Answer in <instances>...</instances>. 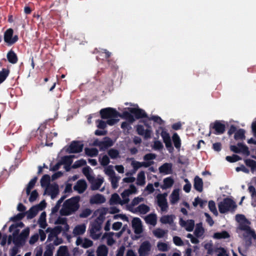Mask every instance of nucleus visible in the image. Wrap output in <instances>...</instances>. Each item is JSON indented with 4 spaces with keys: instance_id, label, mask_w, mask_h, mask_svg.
Here are the masks:
<instances>
[{
    "instance_id": "nucleus-1",
    "label": "nucleus",
    "mask_w": 256,
    "mask_h": 256,
    "mask_svg": "<svg viewBox=\"0 0 256 256\" xmlns=\"http://www.w3.org/2000/svg\"><path fill=\"white\" fill-rule=\"evenodd\" d=\"M80 196H76L66 200L60 210L62 216H68L76 212L80 208Z\"/></svg>"
},
{
    "instance_id": "nucleus-2",
    "label": "nucleus",
    "mask_w": 256,
    "mask_h": 256,
    "mask_svg": "<svg viewBox=\"0 0 256 256\" xmlns=\"http://www.w3.org/2000/svg\"><path fill=\"white\" fill-rule=\"evenodd\" d=\"M100 114L102 118L108 119L106 123L109 126H113L116 124L118 120L116 119L120 116V113L114 108H106L102 109Z\"/></svg>"
},
{
    "instance_id": "nucleus-3",
    "label": "nucleus",
    "mask_w": 256,
    "mask_h": 256,
    "mask_svg": "<svg viewBox=\"0 0 256 256\" xmlns=\"http://www.w3.org/2000/svg\"><path fill=\"white\" fill-rule=\"evenodd\" d=\"M102 223V218H100V216H98L90 224L89 229L90 236L92 239L98 240L100 238L101 234H96V232H99L101 230Z\"/></svg>"
},
{
    "instance_id": "nucleus-4",
    "label": "nucleus",
    "mask_w": 256,
    "mask_h": 256,
    "mask_svg": "<svg viewBox=\"0 0 256 256\" xmlns=\"http://www.w3.org/2000/svg\"><path fill=\"white\" fill-rule=\"evenodd\" d=\"M220 212L224 214L228 211L234 210L236 205V202L230 198H226L218 204Z\"/></svg>"
},
{
    "instance_id": "nucleus-5",
    "label": "nucleus",
    "mask_w": 256,
    "mask_h": 256,
    "mask_svg": "<svg viewBox=\"0 0 256 256\" xmlns=\"http://www.w3.org/2000/svg\"><path fill=\"white\" fill-rule=\"evenodd\" d=\"M210 133L212 132L216 135L223 134L226 131L225 122L216 120L210 124Z\"/></svg>"
},
{
    "instance_id": "nucleus-6",
    "label": "nucleus",
    "mask_w": 256,
    "mask_h": 256,
    "mask_svg": "<svg viewBox=\"0 0 256 256\" xmlns=\"http://www.w3.org/2000/svg\"><path fill=\"white\" fill-rule=\"evenodd\" d=\"M14 30L11 28H8L6 30L4 35V40L8 46H12L15 44L18 40V35L13 36Z\"/></svg>"
},
{
    "instance_id": "nucleus-7",
    "label": "nucleus",
    "mask_w": 256,
    "mask_h": 256,
    "mask_svg": "<svg viewBox=\"0 0 256 256\" xmlns=\"http://www.w3.org/2000/svg\"><path fill=\"white\" fill-rule=\"evenodd\" d=\"M160 129L162 130L160 135L163 139L164 142L165 144L166 147L168 148L169 152L173 151L174 148L172 146L171 138L170 134L162 127H160Z\"/></svg>"
},
{
    "instance_id": "nucleus-8",
    "label": "nucleus",
    "mask_w": 256,
    "mask_h": 256,
    "mask_svg": "<svg viewBox=\"0 0 256 256\" xmlns=\"http://www.w3.org/2000/svg\"><path fill=\"white\" fill-rule=\"evenodd\" d=\"M230 150L236 154L242 152L246 156H248L250 154L248 147L242 142L238 143L237 146L231 145L230 146Z\"/></svg>"
},
{
    "instance_id": "nucleus-9",
    "label": "nucleus",
    "mask_w": 256,
    "mask_h": 256,
    "mask_svg": "<svg viewBox=\"0 0 256 256\" xmlns=\"http://www.w3.org/2000/svg\"><path fill=\"white\" fill-rule=\"evenodd\" d=\"M93 145L99 146L100 150H104L112 146L113 142L110 138L106 137L104 141H100L98 139L95 140L93 142Z\"/></svg>"
},
{
    "instance_id": "nucleus-10",
    "label": "nucleus",
    "mask_w": 256,
    "mask_h": 256,
    "mask_svg": "<svg viewBox=\"0 0 256 256\" xmlns=\"http://www.w3.org/2000/svg\"><path fill=\"white\" fill-rule=\"evenodd\" d=\"M84 148V144L80 141H72L67 151L70 154L79 153L82 152Z\"/></svg>"
},
{
    "instance_id": "nucleus-11",
    "label": "nucleus",
    "mask_w": 256,
    "mask_h": 256,
    "mask_svg": "<svg viewBox=\"0 0 256 256\" xmlns=\"http://www.w3.org/2000/svg\"><path fill=\"white\" fill-rule=\"evenodd\" d=\"M166 196L167 194L166 193H164L162 194H158L156 196L158 204L161 210L163 212L166 211L168 208V204L166 198Z\"/></svg>"
},
{
    "instance_id": "nucleus-12",
    "label": "nucleus",
    "mask_w": 256,
    "mask_h": 256,
    "mask_svg": "<svg viewBox=\"0 0 256 256\" xmlns=\"http://www.w3.org/2000/svg\"><path fill=\"white\" fill-rule=\"evenodd\" d=\"M151 245L148 241H144L140 244L138 250L139 256H147L150 250Z\"/></svg>"
},
{
    "instance_id": "nucleus-13",
    "label": "nucleus",
    "mask_w": 256,
    "mask_h": 256,
    "mask_svg": "<svg viewBox=\"0 0 256 256\" xmlns=\"http://www.w3.org/2000/svg\"><path fill=\"white\" fill-rule=\"evenodd\" d=\"M128 111L133 115L136 119L141 118H148L147 114L145 111L140 108H128Z\"/></svg>"
},
{
    "instance_id": "nucleus-14",
    "label": "nucleus",
    "mask_w": 256,
    "mask_h": 256,
    "mask_svg": "<svg viewBox=\"0 0 256 256\" xmlns=\"http://www.w3.org/2000/svg\"><path fill=\"white\" fill-rule=\"evenodd\" d=\"M246 244L250 246L252 243V238H256V234L254 230H252L250 228L249 230H246L243 234Z\"/></svg>"
},
{
    "instance_id": "nucleus-15",
    "label": "nucleus",
    "mask_w": 256,
    "mask_h": 256,
    "mask_svg": "<svg viewBox=\"0 0 256 256\" xmlns=\"http://www.w3.org/2000/svg\"><path fill=\"white\" fill-rule=\"evenodd\" d=\"M132 225L136 234H140L142 232V223L140 218H134L132 220Z\"/></svg>"
},
{
    "instance_id": "nucleus-16",
    "label": "nucleus",
    "mask_w": 256,
    "mask_h": 256,
    "mask_svg": "<svg viewBox=\"0 0 256 256\" xmlns=\"http://www.w3.org/2000/svg\"><path fill=\"white\" fill-rule=\"evenodd\" d=\"M137 133L140 135L144 136L146 140L148 139L151 137L152 131L150 129L144 130V127L142 125H138L136 126Z\"/></svg>"
},
{
    "instance_id": "nucleus-17",
    "label": "nucleus",
    "mask_w": 256,
    "mask_h": 256,
    "mask_svg": "<svg viewBox=\"0 0 256 256\" xmlns=\"http://www.w3.org/2000/svg\"><path fill=\"white\" fill-rule=\"evenodd\" d=\"M158 170L160 173L164 174H172V163H164L159 167Z\"/></svg>"
},
{
    "instance_id": "nucleus-18",
    "label": "nucleus",
    "mask_w": 256,
    "mask_h": 256,
    "mask_svg": "<svg viewBox=\"0 0 256 256\" xmlns=\"http://www.w3.org/2000/svg\"><path fill=\"white\" fill-rule=\"evenodd\" d=\"M180 224L182 226L185 227L186 230L188 232L192 231L194 226V221L193 220H188L186 222L180 218Z\"/></svg>"
},
{
    "instance_id": "nucleus-19",
    "label": "nucleus",
    "mask_w": 256,
    "mask_h": 256,
    "mask_svg": "<svg viewBox=\"0 0 256 256\" xmlns=\"http://www.w3.org/2000/svg\"><path fill=\"white\" fill-rule=\"evenodd\" d=\"M87 188V184L85 180H78L74 186V189L77 190L79 194L83 193Z\"/></svg>"
},
{
    "instance_id": "nucleus-20",
    "label": "nucleus",
    "mask_w": 256,
    "mask_h": 256,
    "mask_svg": "<svg viewBox=\"0 0 256 256\" xmlns=\"http://www.w3.org/2000/svg\"><path fill=\"white\" fill-rule=\"evenodd\" d=\"M48 194L50 195L52 198H54L58 194L59 192L58 186L57 184H51L47 188Z\"/></svg>"
},
{
    "instance_id": "nucleus-21",
    "label": "nucleus",
    "mask_w": 256,
    "mask_h": 256,
    "mask_svg": "<svg viewBox=\"0 0 256 256\" xmlns=\"http://www.w3.org/2000/svg\"><path fill=\"white\" fill-rule=\"evenodd\" d=\"M106 202L104 196L101 194H96L92 196L90 199L91 204H101Z\"/></svg>"
},
{
    "instance_id": "nucleus-22",
    "label": "nucleus",
    "mask_w": 256,
    "mask_h": 256,
    "mask_svg": "<svg viewBox=\"0 0 256 256\" xmlns=\"http://www.w3.org/2000/svg\"><path fill=\"white\" fill-rule=\"evenodd\" d=\"M203 185L202 180L198 176H196L194 178V189L196 191L201 192L203 190Z\"/></svg>"
},
{
    "instance_id": "nucleus-23",
    "label": "nucleus",
    "mask_w": 256,
    "mask_h": 256,
    "mask_svg": "<svg viewBox=\"0 0 256 256\" xmlns=\"http://www.w3.org/2000/svg\"><path fill=\"white\" fill-rule=\"evenodd\" d=\"M62 231V228L61 226H58L53 228L50 231V233L48 235V240H52V238L56 236Z\"/></svg>"
},
{
    "instance_id": "nucleus-24",
    "label": "nucleus",
    "mask_w": 256,
    "mask_h": 256,
    "mask_svg": "<svg viewBox=\"0 0 256 256\" xmlns=\"http://www.w3.org/2000/svg\"><path fill=\"white\" fill-rule=\"evenodd\" d=\"M7 58L8 61L12 64H16L18 61V58L16 54L12 50L8 52Z\"/></svg>"
},
{
    "instance_id": "nucleus-25",
    "label": "nucleus",
    "mask_w": 256,
    "mask_h": 256,
    "mask_svg": "<svg viewBox=\"0 0 256 256\" xmlns=\"http://www.w3.org/2000/svg\"><path fill=\"white\" fill-rule=\"evenodd\" d=\"M144 220L147 224L154 226L156 224V216L154 214H149L145 217Z\"/></svg>"
},
{
    "instance_id": "nucleus-26",
    "label": "nucleus",
    "mask_w": 256,
    "mask_h": 256,
    "mask_svg": "<svg viewBox=\"0 0 256 256\" xmlns=\"http://www.w3.org/2000/svg\"><path fill=\"white\" fill-rule=\"evenodd\" d=\"M163 182L164 184L161 186V188L163 190L172 187L174 184V180L170 176L164 178Z\"/></svg>"
},
{
    "instance_id": "nucleus-27",
    "label": "nucleus",
    "mask_w": 256,
    "mask_h": 256,
    "mask_svg": "<svg viewBox=\"0 0 256 256\" xmlns=\"http://www.w3.org/2000/svg\"><path fill=\"white\" fill-rule=\"evenodd\" d=\"M230 237L228 232L226 230H223L222 232H215L214 234L213 238L215 239L220 240L222 238H228Z\"/></svg>"
},
{
    "instance_id": "nucleus-28",
    "label": "nucleus",
    "mask_w": 256,
    "mask_h": 256,
    "mask_svg": "<svg viewBox=\"0 0 256 256\" xmlns=\"http://www.w3.org/2000/svg\"><path fill=\"white\" fill-rule=\"evenodd\" d=\"M97 256H107L108 248L104 244L100 246L97 249Z\"/></svg>"
},
{
    "instance_id": "nucleus-29",
    "label": "nucleus",
    "mask_w": 256,
    "mask_h": 256,
    "mask_svg": "<svg viewBox=\"0 0 256 256\" xmlns=\"http://www.w3.org/2000/svg\"><path fill=\"white\" fill-rule=\"evenodd\" d=\"M104 182L102 178H98L91 182V189L93 190H98Z\"/></svg>"
},
{
    "instance_id": "nucleus-30",
    "label": "nucleus",
    "mask_w": 256,
    "mask_h": 256,
    "mask_svg": "<svg viewBox=\"0 0 256 256\" xmlns=\"http://www.w3.org/2000/svg\"><path fill=\"white\" fill-rule=\"evenodd\" d=\"M34 206L31 207L28 210L26 211L24 213L26 214V217L28 219H32L34 217L36 216L37 214L38 213V210Z\"/></svg>"
},
{
    "instance_id": "nucleus-31",
    "label": "nucleus",
    "mask_w": 256,
    "mask_h": 256,
    "mask_svg": "<svg viewBox=\"0 0 256 256\" xmlns=\"http://www.w3.org/2000/svg\"><path fill=\"white\" fill-rule=\"evenodd\" d=\"M38 180V178L36 176H34L30 182L28 183L26 188V194L28 196L30 195L31 190L34 188L36 181Z\"/></svg>"
},
{
    "instance_id": "nucleus-32",
    "label": "nucleus",
    "mask_w": 256,
    "mask_h": 256,
    "mask_svg": "<svg viewBox=\"0 0 256 256\" xmlns=\"http://www.w3.org/2000/svg\"><path fill=\"white\" fill-rule=\"evenodd\" d=\"M180 199V194L178 190H174L170 196V202L172 204H176Z\"/></svg>"
},
{
    "instance_id": "nucleus-33",
    "label": "nucleus",
    "mask_w": 256,
    "mask_h": 256,
    "mask_svg": "<svg viewBox=\"0 0 256 256\" xmlns=\"http://www.w3.org/2000/svg\"><path fill=\"white\" fill-rule=\"evenodd\" d=\"M46 212H42L40 216V218L38 220V224L42 228H45L47 226V224L46 222Z\"/></svg>"
},
{
    "instance_id": "nucleus-34",
    "label": "nucleus",
    "mask_w": 256,
    "mask_h": 256,
    "mask_svg": "<svg viewBox=\"0 0 256 256\" xmlns=\"http://www.w3.org/2000/svg\"><path fill=\"white\" fill-rule=\"evenodd\" d=\"M174 217L173 215L164 216L160 218V222L164 224H171L174 222Z\"/></svg>"
},
{
    "instance_id": "nucleus-35",
    "label": "nucleus",
    "mask_w": 256,
    "mask_h": 256,
    "mask_svg": "<svg viewBox=\"0 0 256 256\" xmlns=\"http://www.w3.org/2000/svg\"><path fill=\"white\" fill-rule=\"evenodd\" d=\"M86 231V226L84 224L78 225L73 230L74 235L82 234Z\"/></svg>"
},
{
    "instance_id": "nucleus-36",
    "label": "nucleus",
    "mask_w": 256,
    "mask_h": 256,
    "mask_svg": "<svg viewBox=\"0 0 256 256\" xmlns=\"http://www.w3.org/2000/svg\"><path fill=\"white\" fill-rule=\"evenodd\" d=\"M50 178L48 174H44L40 180V184L42 187H48L50 186Z\"/></svg>"
},
{
    "instance_id": "nucleus-37",
    "label": "nucleus",
    "mask_w": 256,
    "mask_h": 256,
    "mask_svg": "<svg viewBox=\"0 0 256 256\" xmlns=\"http://www.w3.org/2000/svg\"><path fill=\"white\" fill-rule=\"evenodd\" d=\"M246 165L250 168L251 172H254L256 171V161L251 159L244 160Z\"/></svg>"
},
{
    "instance_id": "nucleus-38",
    "label": "nucleus",
    "mask_w": 256,
    "mask_h": 256,
    "mask_svg": "<svg viewBox=\"0 0 256 256\" xmlns=\"http://www.w3.org/2000/svg\"><path fill=\"white\" fill-rule=\"evenodd\" d=\"M86 154L90 157L96 156L98 155V151L96 148H88L84 149Z\"/></svg>"
},
{
    "instance_id": "nucleus-39",
    "label": "nucleus",
    "mask_w": 256,
    "mask_h": 256,
    "mask_svg": "<svg viewBox=\"0 0 256 256\" xmlns=\"http://www.w3.org/2000/svg\"><path fill=\"white\" fill-rule=\"evenodd\" d=\"M172 140L176 148H180L181 146V140L177 133H174L172 136Z\"/></svg>"
},
{
    "instance_id": "nucleus-40",
    "label": "nucleus",
    "mask_w": 256,
    "mask_h": 256,
    "mask_svg": "<svg viewBox=\"0 0 256 256\" xmlns=\"http://www.w3.org/2000/svg\"><path fill=\"white\" fill-rule=\"evenodd\" d=\"M136 211L144 214L150 211V208L146 204H141L136 208Z\"/></svg>"
},
{
    "instance_id": "nucleus-41",
    "label": "nucleus",
    "mask_w": 256,
    "mask_h": 256,
    "mask_svg": "<svg viewBox=\"0 0 256 256\" xmlns=\"http://www.w3.org/2000/svg\"><path fill=\"white\" fill-rule=\"evenodd\" d=\"M204 232V229L202 226V223L196 224V228L194 232L195 236L199 238L201 236Z\"/></svg>"
},
{
    "instance_id": "nucleus-42",
    "label": "nucleus",
    "mask_w": 256,
    "mask_h": 256,
    "mask_svg": "<svg viewBox=\"0 0 256 256\" xmlns=\"http://www.w3.org/2000/svg\"><path fill=\"white\" fill-rule=\"evenodd\" d=\"M245 138V130L244 129L240 128L234 134V138L236 140H244Z\"/></svg>"
},
{
    "instance_id": "nucleus-43",
    "label": "nucleus",
    "mask_w": 256,
    "mask_h": 256,
    "mask_svg": "<svg viewBox=\"0 0 256 256\" xmlns=\"http://www.w3.org/2000/svg\"><path fill=\"white\" fill-rule=\"evenodd\" d=\"M145 179L146 177L144 172L141 171L138 174L136 182L137 184L140 186H143L145 184Z\"/></svg>"
},
{
    "instance_id": "nucleus-44",
    "label": "nucleus",
    "mask_w": 256,
    "mask_h": 256,
    "mask_svg": "<svg viewBox=\"0 0 256 256\" xmlns=\"http://www.w3.org/2000/svg\"><path fill=\"white\" fill-rule=\"evenodd\" d=\"M110 204H122L121 199L118 194L114 193L112 195L110 199Z\"/></svg>"
},
{
    "instance_id": "nucleus-45",
    "label": "nucleus",
    "mask_w": 256,
    "mask_h": 256,
    "mask_svg": "<svg viewBox=\"0 0 256 256\" xmlns=\"http://www.w3.org/2000/svg\"><path fill=\"white\" fill-rule=\"evenodd\" d=\"M10 70L8 69L2 68V70L0 72V84L5 80L8 76Z\"/></svg>"
},
{
    "instance_id": "nucleus-46",
    "label": "nucleus",
    "mask_w": 256,
    "mask_h": 256,
    "mask_svg": "<svg viewBox=\"0 0 256 256\" xmlns=\"http://www.w3.org/2000/svg\"><path fill=\"white\" fill-rule=\"evenodd\" d=\"M74 157V156H64L62 158L61 162L62 164L65 165H71L72 162V158Z\"/></svg>"
},
{
    "instance_id": "nucleus-47",
    "label": "nucleus",
    "mask_w": 256,
    "mask_h": 256,
    "mask_svg": "<svg viewBox=\"0 0 256 256\" xmlns=\"http://www.w3.org/2000/svg\"><path fill=\"white\" fill-rule=\"evenodd\" d=\"M207 201L204 200L200 198L198 196L196 197L194 199V201L193 202V206H196L198 204L200 205L201 208H203L204 206L206 204Z\"/></svg>"
},
{
    "instance_id": "nucleus-48",
    "label": "nucleus",
    "mask_w": 256,
    "mask_h": 256,
    "mask_svg": "<svg viewBox=\"0 0 256 256\" xmlns=\"http://www.w3.org/2000/svg\"><path fill=\"white\" fill-rule=\"evenodd\" d=\"M208 208L210 211L212 212L214 215L216 216L218 215V212L216 206V204L214 200H211L209 201Z\"/></svg>"
},
{
    "instance_id": "nucleus-49",
    "label": "nucleus",
    "mask_w": 256,
    "mask_h": 256,
    "mask_svg": "<svg viewBox=\"0 0 256 256\" xmlns=\"http://www.w3.org/2000/svg\"><path fill=\"white\" fill-rule=\"evenodd\" d=\"M166 232L165 230L160 228H156L153 231L154 236L159 238H163Z\"/></svg>"
},
{
    "instance_id": "nucleus-50",
    "label": "nucleus",
    "mask_w": 256,
    "mask_h": 256,
    "mask_svg": "<svg viewBox=\"0 0 256 256\" xmlns=\"http://www.w3.org/2000/svg\"><path fill=\"white\" fill-rule=\"evenodd\" d=\"M108 154L110 157L112 159L116 158L119 156V152L116 149L111 148L109 150Z\"/></svg>"
},
{
    "instance_id": "nucleus-51",
    "label": "nucleus",
    "mask_w": 256,
    "mask_h": 256,
    "mask_svg": "<svg viewBox=\"0 0 256 256\" xmlns=\"http://www.w3.org/2000/svg\"><path fill=\"white\" fill-rule=\"evenodd\" d=\"M226 159L230 162H234L242 160V158L238 155L234 154L232 156H226Z\"/></svg>"
},
{
    "instance_id": "nucleus-52",
    "label": "nucleus",
    "mask_w": 256,
    "mask_h": 256,
    "mask_svg": "<svg viewBox=\"0 0 256 256\" xmlns=\"http://www.w3.org/2000/svg\"><path fill=\"white\" fill-rule=\"evenodd\" d=\"M68 250L66 246H60L58 250V256H67Z\"/></svg>"
},
{
    "instance_id": "nucleus-53",
    "label": "nucleus",
    "mask_w": 256,
    "mask_h": 256,
    "mask_svg": "<svg viewBox=\"0 0 256 256\" xmlns=\"http://www.w3.org/2000/svg\"><path fill=\"white\" fill-rule=\"evenodd\" d=\"M114 234V233L112 232H110L109 233L106 232L104 235V238L106 236H108V240H107V244L108 246H112L114 244L115 242L114 240L112 238V236Z\"/></svg>"
},
{
    "instance_id": "nucleus-54",
    "label": "nucleus",
    "mask_w": 256,
    "mask_h": 256,
    "mask_svg": "<svg viewBox=\"0 0 256 256\" xmlns=\"http://www.w3.org/2000/svg\"><path fill=\"white\" fill-rule=\"evenodd\" d=\"M86 160L84 159H81L80 160H78L74 162V163L72 166V168H77L82 166H84L86 165Z\"/></svg>"
},
{
    "instance_id": "nucleus-55",
    "label": "nucleus",
    "mask_w": 256,
    "mask_h": 256,
    "mask_svg": "<svg viewBox=\"0 0 256 256\" xmlns=\"http://www.w3.org/2000/svg\"><path fill=\"white\" fill-rule=\"evenodd\" d=\"M110 178L112 188L114 189L116 188L118 186V182L119 180L120 179V176H115Z\"/></svg>"
},
{
    "instance_id": "nucleus-56",
    "label": "nucleus",
    "mask_w": 256,
    "mask_h": 256,
    "mask_svg": "<svg viewBox=\"0 0 256 256\" xmlns=\"http://www.w3.org/2000/svg\"><path fill=\"white\" fill-rule=\"evenodd\" d=\"M99 161L100 164L104 166H106L110 162V158L106 154L103 156L102 158H100Z\"/></svg>"
},
{
    "instance_id": "nucleus-57",
    "label": "nucleus",
    "mask_w": 256,
    "mask_h": 256,
    "mask_svg": "<svg viewBox=\"0 0 256 256\" xmlns=\"http://www.w3.org/2000/svg\"><path fill=\"white\" fill-rule=\"evenodd\" d=\"M214 252L218 253V256H229L227 254L226 250L222 247L216 248Z\"/></svg>"
},
{
    "instance_id": "nucleus-58",
    "label": "nucleus",
    "mask_w": 256,
    "mask_h": 256,
    "mask_svg": "<svg viewBox=\"0 0 256 256\" xmlns=\"http://www.w3.org/2000/svg\"><path fill=\"white\" fill-rule=\"evenodd\" d=\"M105 174L110 176V178L116 176L115 172L112 168V166H109L104 170Z\"/></svg>"
},
{
    "instance_id": "nucleus-59",
    "label": "nucleus",
    "mask_w": 256,
    "mask_h": 256,
    "mask_svg": "<svg viewBox=\"0 0 256 256\" xmlns=\"http://www.w3.org/2000/svg\"><path fill=\"white\" fill-rule=\"evenodd\" d=\"M26 213L24 212H20L18 213L16 215L10 218V220L14 222H16L18 220H22L25 216Z\"/></svg>"
},
{
    "instance_id": "nucleus-60",
    "label": "nucleus",
    "mask_w": 256,
    "mask_h": 256,
    "mask_svg": "<svg viewBox=\"0 0 256 256\" xmlns=\"http://www.w3.org/2000/svg\"><path fill=\"white\" fill-rule=\"evenodd\" d=\"M24 226V224L22 222H16V223H15V224H12L10 227H9V229H8V230L10 232H12L15 228H16L18 227L20 228H23Z\"/></svg>"
},
{
    "instance_id": "nucleus-61",
    "label": "nucleus",
    "mask_w": 256,
    "mask_h": 256,
    "mask_svg": "<svg viewBox=\"0 0 256 256\" xmlns=\"http://www.w3.org/2000/svg\"><path fill=\"white\" fill-rule=\"evenodd\" d=\"M30 234V228H26L22 230L21 233L19 234L20 237L23 239V242H24L26 238Z\"/></svg>"
},
{
    "instance_id": "nucleus-62",
    "label": "nucleus",
    "mask_w": 256,
    "mask_h": 256,
    "mask_svg": "<svg viewBox=\"0 0 256 256\" xmlns=\"http://www.w3.org/2000/svg\"><path fill=\"white\" fill-rule=\"evenodd\" d=\"M156 155L154 154L149 153L145 154L144 156V160L147 162H152L156 158Z\"/></svg>"
},
{
    "instance_id": "nucleus-63",
    "label": "nucleus",
    "mask_w": 256,
    "mask_h": 256,
    "mask_svg": "<svg viewBox=\"0 0 256 256\" xmlns=\"http://www.w3.org/2000/svg\"><path fill=\"white\" fill-rule=\"evenodd\" d=\"M123 114L125 118L128 120L130 123H132L134 122V116L129 111L124 112Z\"/></svg>"
},
{
    "instance_id": "nucleus-64",
    "label": "nucleus",
    "mask_w": 256,
    "mask_h": 256,
    "mask_svg": "<svg viewBox=\"0 0 256 256\" xmlns=\"http://www.w3.org/2000/svg\"><path fill=\"white\" fill-rule=\"evenodd\" d=\"M30 196L29 198V201L30 202L35 201L38 196V194L36 190H34L31 193H30Z\"/></svg>"
}]
</instances>
